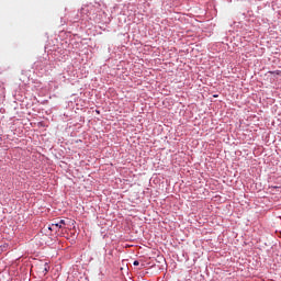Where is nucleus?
Returning a JSON list of instances; mask_svg holds the SVG:
<instances>
[{"mask_svg": "<svg viewBox=\"0 0 281 281\" xmlns=\"http://www.w3.org/2000/svg\"><path fill=\"white\" fill-rule=\"evenodd\" d=\"M37 270V273H41V276H45L49 271V263L47 262H42L35 267Z\"/></svg>", "mask_w": 281, "mask_h": 281, "instance_id": "7ed1b4c3", "label": "nucleus"}, {"mask_svg": "<svg viewBox=\"0 0 281 281\" xmlns=\"http://www.w3.org/2000/svg\"><path fill=\"white\" fill-rule=\"evenodd\" d=\"M98 8L95 5H83L79 11V16L82 21H91L98 16Z\"/></svg>", "mask_w": 281, "mask_h": 281, "instance_id": "f257e3e1", "label": "nucleus"}, {"mask_svg": "<svg viewBox=\"0 0 281 281\" xmlns=\"http://www.w3.org/2000/svg\"><path fill=\"white\" fill-rule=\"evenodd\" d=\"M65 227V220H59L58 222H54L52 225L48 226L50 232H58V229H63Z\"/></svg>", "mask_w": 281, "mask_h": 281, "instance_id": "f03ea898", "label": "nucleus"}, {"mask_svg": "<svg viewBox=\"0 0 281 281\" xmlns=\"http://www.w3.org/2000/svg\"><path fill=\"white\" fill-rule=\"evenodd\" d=\"M133 265H134V267H139V261L135 260V261L133 262Z\"/></svg>", "mask_w": 281, "mask_h": 281, "instance_id": "20e7f679", "label": "nucleus"}]
</instances>
